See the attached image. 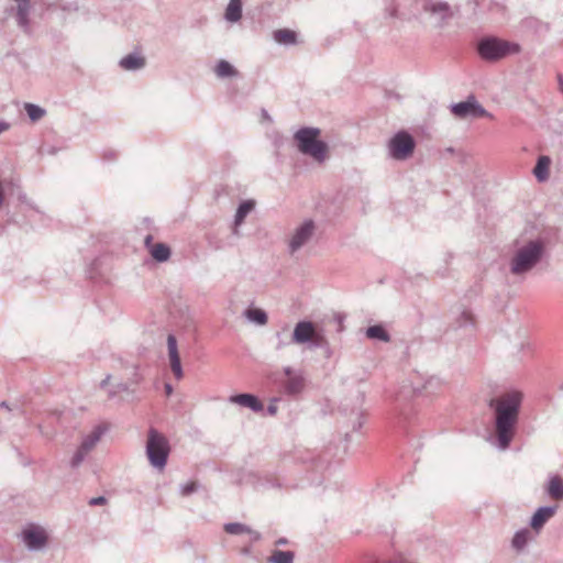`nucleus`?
I'll return each instance as SVG.
<instances>
[{"label":"nucleus","mask_w":563,"mask_h":563,"mask_svg":"<svg viewBox=\"0 0 563 563\" xmlns=\"http://www.w3.org/2000/svg\"><path fill=\"white\" fill-rule=\"evenodd\" d=\"M151 255L157 262H166L170 256V249L164 243H157L151 249Z\"/></svg>","instance_id":"obj_28"},{"label":"nucleus","mask_w":563,"mask_h":563,"mask_svg":"<svg viewBox=\"0 0 563 563\" xmlns=\"http://www.w3.org/2000/svg\"><path fill=\"white\" fill-rule=\"evenodd\" d=\"M287 543V540L285 538H280L276 541V545H285Z\"/></svg>","instance_id":"obj_48"},{"label":"nucleus","mask_w":563,"mask_h":563,"mask_svg":"<svg viewBox=\"0 0 563 563\" xmlns=\"http://www.w3.org/2000/svg\"><path fill=\"white\" fill-rule=\"evenodd\" d=\"M442 386V382L439 377L430 376L426 379L422 386H415L413 389L417 393L424 391L428 395L434 394L438 391Z\"/></svg>","instance_id":"obj_23"},{"label":"nucleus","mask_w":563,"mask_h":563,"mask_svg":"<svg viewBox=\"0 0 563 563\" xmlns=\"http://www.w3.org/2000/svg\"><path fill=\"white\" fill-rule=\"evenodd\" d=\"M126 390H129V386L125 383H119L109 389L108 395L109 397H114L119 393Z\"/></svg>","instance_id":"obj_37"},{"label":"nucleus","mask_w":563,"mask_h":563,"mask_svg":"<svg viewBox=\"0 0 563 563\" xmlns=\"http://www.w3.org/2000/svg\"><path fill=\"white\" fill-rule=\"evenodd\" d=\"M21 539L30 551H40L45 548L48 537L42 527L30 525L21 532Z\"/></svg>","instance_id":"obj_10"},{"label":"nucleus","mask_w":563,"mask_h":563,"mask_svg":"<svg viewBox=\"0 0 563 563\" xmlns=\"http://www.w3.org/2000/svg\"><path fill=\"white\" fill-rule=\"evenodd\" d=\"M295 554L291 551L275 550L268 559L271 563H292Z\"/></svg>","instance_id":"obj_30"},{"label":"nucleus","mask_w":563,"mask_h":563,"mask_svg":"<svg viewBox=\"0 0 563 563\" xmlns=\"http://www.w3.org/2000/svg\"><path fill=\"white\" fill-rule=\"evenodd\" d=\"M88 453V451L79 446L70 460V466L77 468L84 462Z\"/></svg>","instance_id":"obj_35"},{"label":"nucleus","mask_w":563,"mask_h":563,"mask_svg":"<svg viewBox=\"0 0 563 563\" xmlns=\"http://www.w3.org/2000/svg\"><path fill=\"white\" fill-rule=\"evenodd\" d=\"M224 19L236 23L242 19V0H230L224 12Z\"/></svg>","instance_id":"obj_21"},{"label":"nucleus","mask_w":563,"mask_h":563,"mask_svg":"<svg viewBox=\"0 0 563 563\" xmlns=\"http://www.w3.org/2000/svg\"><path fill=\"white\" fill-rule=\"evenodd\" d=\"M282 333H283L282 331L276 332V338L278 340L277 345H276V350H282V349H284L288 344L287 342H285L282 339Z\"/></svg>","instance_id":"obj_41"},{"label":"nucleus","mask_w":563,"mask_h":563,"mask_svg":"<svg viewBox=\"0 0 563 563\" xmlns=\"http://www.w3.org/2000/svg\"><path fill=\"white\" fill-rule=\"evenodd\" d=\"M366 335L369 339L379 340L383 342H388L390 340L388 332L382 325H372L367 328Z\"/></svg>","instance_id":"obj_29"},{"label":"nucleus","mask_w":563,"mask_h":563,"mask_svg":"<svg viewBox=\"0 0 563 563\" xmlns=\"http://www.w3.org/2000/svg\"><path fill=\"white\" fill-rule=\"evenodd\" d=\"M0 408H7L8 410H12V408L9 407V404L7 401H2L0 404Z\"/></svg>","instance_id":"obj_49"},{"label":"nucleus","mask_w":563,"mask_h":563,"mask_svg":"<svg viewBox=\"0 0 563 563\" xmlns=\"http://www.w3.org/2000/svg\"><path fill=\"white\" fill-rule=\"evenodd\" d=\"M415 148L413 136L405 130L398 131L387 143L388 156L395 161H407L412 156Z\"/></svg>","instance_id":"obj_6"},{"label":"nucleus","mask_w":563,"mask_h":563,"mask_svg":"<svg viewBox=\"0 0 563 563\" xmlns=\"http://www.w3.org/2000/svg\"><path fill=\"white\" fill-rule=\"evenodd\" d=\"M254 206L255 203L252 200H245L239 205L234 216V227L232 231L234 235H240L239 227L244 222V219L253 210Z\"/></svg>","instance_id":"obj_18"},{"label":"nucleus","mask_w":563,"mask_h":563,"mask_svg":"<svg viewBox=\"0 0 563 563\" xmlns=\"http://www.w3.org/2000/svg\"><path fill=\"white\" fill-rule=\"evenodd\" d=\"M197 488H198L197 483H195V482L186 483L180 486V494L183 496H188V495L195 493L197 490Z\"/></svg>","instance_id":"obj_36"},{"label":"nucleus","mask_w":563,"mask_h":563,"mask_svg":"<svg viewBox=\"0 0 563 563\" xmlns=\"http://www.w3.org/2000/svg\"><path fill=\"white\" fill-rule=\"evenodd\" d=\"M24 109L32 122L41 120L46 113L45 109L34 103H25Z\"/></svg>","instance_id":"obj_31"},{"label":"nucleus","mask_w":563,"mask_h":563,"mask_svg":"<svg viewBox=\"0 0 563 563\" xmlns=\"http://www.w3.org/2000/svg\"><path fill=\"white\" fill-rule=\"evenodd\" d=\"M280 400V398H272L268 406H267V413L269 416H275L277 412V402Z\"/></svg>","instance_id":"obj_38"},{"label":"nucleus","mask_w":563,"mask_h":563,"mask_svg":"<svg viewBox=\"0 0 563 563\" xmlns=\"http://www.w3.org/2000/svg\"><path fill=\"white\" fill-rule=\"evenodd\" d=\"M106 503H107V499L103 496L93 497L89 500L90 506H100V505H104Z\"/></svg>","instance_id":"obj_40"},{"label":"nucleus","mask_w":563,"mask_h":563,"mask_svg":"<svg viewBox=\"0 0 563 563\" xmlns=\"http://www.w3.org/2000/svg\"><path fill=\"white\" fill-rule=\"evenodd\" d=\"M250 534L252 541H258L261 539V533L251 529V532H246Z\"/></svg>","instance_id":"obj_42"},{"label":"nucleus","mask_w":563,"mask_h":563,"mask_svg":"<svg viewBox=\"0 0 563 563\" xmlns=\"http://www.w3.org/2000/svg\"><path fill=\"white\" fill-rule=\"evenodd\" d=\"M373 563H411V562L408 561L407 559H405L404 556L399 555V556H396L390 560H376Z\"/></svg>","instance_id":"obj_39"},{"label":"nucleus","mask_w":563,"mask_h":563,"mask_svg":"<svg viewBox=\"0 0 563 563\" xmlns=\"http://www.w3.org/2000/svg\"><path fill=\"white\" fill-rule=\"evenodd\" d=\"M559 80H560L561 91L563 92V79L561 76L559 77Z\"/></svg>","instance_id":"obj_51"},{"label":"nucleus","mask_w":563,"mask_h":563,"mask_svg":"<svg viewBox=\"0 0 563 563\" xmlns=\"http://www.w3.org/2000/svg\"><path fill=\"white\" fill-rule=\"evenodd\" d=\"M286 379L282 382L283 390L288 396H298L305 389L306 379L302 371L294 369L290 366L283 368Z\"/></svg>","instance_id":"obj_9"},{"label":"nucleus","mask_w":563,"mask_h":563,"mask_svg":"<svg viewBox=\"0 0 563 563\" xmlns=\"http://www.w3.org/2000/svg\"><path fill=\"white\" fill-rule=\"evenodd\" d=\"M169 450L166 437L156 429L151 428L146 441V455L150 464L157 470H163L166 466Z\"/></svg>","instance_id":"obj_5"},{"label":"nucleus","mask_w":563,"mask_h":563,"mask_svg":"<svg viewBox=\"0 0 563 563\" xmlns=\"http://www.w3.org/2000/svg\"><path fill=\"white\" fill-rule=\"evenodd\" d=\"M106 431H107V426H104V424L96 426L89 434L84 437L79 446L82 448V450L90 452L96 446V444L100 441L101 437L106 433Z\"/></svg>","instance_id":"obj_17"},{"label":"nucleus","mask_w":563,"mask_h":563,"mask_svg":"<svg viewBox=\"0 0 563 563\" xmlns=\"http://www.w3.org/2000/svg\"><path fill=\"white\" fill-rule=\"evenodd\" d=\"M224 531L229 534H242L251 532V528L240 522H229L224 525Z\"/></svg>","instance_id":"obj_33"},{"label":"nucleus","mask_w":563,"mask_h":563,"mask_svg":"<svg viewBox=\"0 0 563 563\" xmlns=\"http://www.w3.org/2000/svg\"><path fill=\"white\" fill-rule=\"evenodd\" d=\"M556 506H543L537 509L530 520L531 528L539 532L544 525L555 515Z\"/></svg>","instance_id":"obj_14"},{"label":"nucleus","mask_w":563,"mask_h":563,"mask_svg":"<svg viewBox=\"0 0 563 563\" xmlns=\"http://www.w3.org/2000/svg\"><path fill=\"white\" fill-rule=\"evenodd\" d=\"M520 45L496 36H485L477 43V53L486 62H497L518 54Z\"/></svg>","instance_id":"obj_3"},{"label":"nucleus","mask_w":563,"mask_h":563,"mask_svg":"<svg viewBox=\"0 0 563 563\" xmlns=\"http://www.w3.org/2000/svg\"><path fill=\"white\" fill-rule=\"evenodd\" d=\"M316 223L313 220H305L298 225L288 241V251L292 255L303 247L314 235Z\"/></svg>","instance_id":"obj_7"},{"label":"nucleus","mask_w":563,"mask_h":563,"mask_svg":"<svg viewBox=\"0 0 563 563\" xmlns=\"http://www.w3.org/2000/svg\"><path fill=\"white\" fill-rule=\"evenodd\" d=\"M151 241H152V235H147L145 238V244L148 245L151 243Z\"/></svg>","instance_id":"obj_50"},{"label":"nucleus","mask_w":563,"mask_h":563,"mask_svg":"<svg viewBox=\"0 0 563 563\" xmlns=\"http://www.w3.org/2000/svg\"><path fill=\"white\" fill-rule=\"evenodd\" d=\"M362 427L361 416L357 413V423L353 426V430H357Z\"/></svg>","instance_id":"obj_47"},{"label":"nucleus","mask_w":563,"mask_h":563,"mask_svg":"<svg viewBox=\"0 0 563 563\" xmlns=\"http://www.w3.org/2000/svg\"><path fill=\"white\" fill-rule=\"evenodd\" d=\"M273 37L277 43L285 45H292L297 41V34L288 29L276 30Z\"/></svg>","instance_id":"obj_25"},{"label":"nucleus","mask_w":563,"mask_h":563,"mask_svg":"<svg viewBox=\"0 0 563 563\" xmlns=\"http://www.w3.org/2000/svg\"><path fill=\"white\" fill-rule=\"evenodd\" d=\"M30 10H31V1H20L16 3L15 9V20L19 25L25 33L30 32Z\"/></svg>","instance_id":"obj_16"},{"label":"nucleus","mask_w":563,"mask_h":563,"mask_svg":"<svg viewBox=\"0 0 563 563\" xmlns=\"http://www.w3.org/2000/svg\"><path fill=\"white\" fill-rule=\"evenodd\" d=\"M214 74L218 78H230L238 76V70L228 60L221 59L214 68Z\"/></svg>","instance_id":"obj_24"},{"label":"nucleus","mask_w":563,"mask_h":563,"mask_svg":"<svg viewBox=\"0 0 563 563\" xmlns=\"http://www.w3.org/2000/svg\"><path fill=\"white\" fill-rule=\"evenodd\" d=\"M530 540V531L525 528L517 531L511 540V545L515 550L521 551L523 550Z\"/></svg>","instance_id":"obj_26"},{"label":"nucleus","mask_w":563,"mask_h":563,"mask_svg":"<svg viewBox=\"0 0 563 563\" xmlns=\"http://www.w3.org/2000/svg\"><path fill=\"white\" fill-rule=\"evenodd\" d=\"M451 111L459 119L490 117L473 96L468 97L465 101L453 103Z\"/></svg>","instance_id":"obj_8"},{"label":"nucleus","mask_w":563,"mask_h":563,"mask_svg":"<svg viewBox=\"0 0 563 563\" xmlns=\"http://www.w3.org/2000/svg\"><path fill=\"white\" fill-rule=\"evenodd\" d=\"M244 314L250 321L256 324L264 325L267 323V313L262 309L251 308L245 310Z\"/></svg>","instance_id":"obj_27"},{"label":"nucleus","mask_w":563,"mask_h":563,"mask_svg":"<svg viewBox=\"0 0 563 563\" xmlns=\"http://www.w3.org/2000/svg\"><path fill=\"white\" fill-rule=\"evenodd\" d=\"M547 243L543 239L516 240L508 260V274L517 280L523 282L544 261Z\"/></svg>","instance_id":"obj_2"},{"label":"nucleus","mask_w":563,"mask_h":563,"mask_svg":"<svg viewBox=\"0 0 563 563\" xmlns=\"http://www.w3.org/2000/svg\"><path fill=\"white\" fill-rule=\"evenodd\" d=\"M309 349H329V342L320 330H316L312 341L308 343Z\"/></svg>","instance_id":"obj_32"},{"label":"nucleus","mask_w":563,"mask_h":563,"mask_svg":"<svg viewBox=\"0 0 563 563\" xmlns=\"http://www.w3.org/2000/svg\"><path fill=\"white\" fill-rule=\"evenodd\" d=\"M426 13H429L439 23H443L452 16V10L446 1L442 0H426L422 4Z\"/></svg>","instance_id":"obj_11"},{"label":"nucleus","mask_w":563,"mask_h":563,"mask_svg":"<svg viewBox=\"0 0 563 563\" xmlns=\"http://www.w3.org/2000/svg\"><path fill=\"white\" fill-rule=\"evenodd\" d=\"M167 350L172 372L176 379L179 380L184 377V372L178 352L177 340L174 334H168L167 336Z\"/></svg>","instance_id":"obj_13"},{"label":"nucleus","mask_w":563,"mask_h":563,"mask_svg":"<svg viewBox=\"0 0 563 563\" xmlns=\"http://www.w3.org/2000/svg\"><path fill=\"white\" fill-rule=\"evenodd\" d=\"M316 323L308 320H302L296 323L292 335H291V342L295 344H308L313 339V334L317 330Z\"/></svg>","instance_id":"obj_12"},{"label":"nucleus","mask_w":563,"mask_h":563,"mask_svg":"<svg viewBox=\"0 0 563 563\" xmlns=\"http://www.w3.org/2000/svg\"><path fill=\"white\" fill-rule=\"evenodd\" d=\"M551 158L545 155L539 156L537 164L533 168V175L539 183H544L550 176Z\"/></svg>","instance_id":"obj_20"},{"label":"nucleus","mask_w":563,"mask_h":563,"mask_svg":"<svg viewBox=\"0 0 563 563\" xmlns=\"http://www.w3.org/2000/svg\"><path fill=\"white\" fill-rule=\"evenodd\" d=\"M456 324L459 328L473 325L474 317H473L472 312L467 309L461 310L459 313V317L456 318Z\"/></svg>","instance_id":"obj_34"},{"label":"nucleus","mask_w":563,"mask_h":563,"mask_svg":"<svg viewBox=\"0 0 563 563\" xmlns=\"http://www.w3.org/2000/svg\"><path fill=\"white\" fill-rule=\"evenodd\" d=\"M547 493L553 499H563V479L558 476H551L548 482Z\"/></svg>","instance_id":"obj_22"},{"label":"nucleus","mask_w":563,"mask_h":563,"mask_svg":"<svg viewBox=\"0 0 563 563\" xmlns=\"http://www.w3.org/2000/svg\"><path fill=\"white\" fill-rule=\"evenodd\" d=\"M559 388L563 390V382L560 384Z\"/></svg>","instance_id":"obj_52"},{"label":"nucleus","mask_w":563,"mask_h":563,"mask_svg":"<svg viewBox=\"0 0 563 563\" xmlns=\"http://www.w3.org/2000/svg\"><path fill=\"white\" fill-rule=\"evenodd\" d=\"M3 198H4V192H3V188H2V183L0 181V207L3 203Z\"/></svg>","instance_id":"obj_46"},{"label":"nucleus","mask_w":563,"mask_h":563,"mask_svg":"<svg viewBox=\"0 0 563 563\" xmlns=\"http://www.w3.org/2000/svg\"><path fill=\"white\" fill-rule=\"evenodd\" d=\"M319 134L320 130L317 128H302L296 132L295 140L302 154L322 163L325 159L328 146L323 141L318 140Z\"/></svg>","instance_id":"obj_4"},{"label":"nucleus","mask_w":563,"mask_h":563,"mask_svg":"<svg viewBox=\"0 0 563 563\" xmlns=\"http://www.w3.org/2000/svg\"><path fill=\"white\" fill-rule=\"evenodd\" d=\"M522 398L521 391L511 390L490 400L489 406L495 410L496 441L500 450L508 449L515 437Z\"/></svg>","instance_id":"obj_1"},{"label":"nucleus","mask_w":563,"mask_h":563,"mask_svg":"<svg viewBox=\"0 0 563 563\" xmlns=\"http://www.w3.org/2000/svg\"><path fill=\"white\" fill-rule=\"evenodd\" d=\"M10 123L5 122V121H1L0 122V134L4 131H8L10 129Z\"/></svg>","instance_id":"obj_43"},{"label":"nucleus","mask_w":563,"mask_h":563,"mask_svg":"<svg viewBox=\"0 0 563 563\" xmlns=\"http://www.w3.org/2000/svg\"><path fill=\"white\" fill-rule=\"evenodd\" d=\"M231 404H236L245 408H250L254 412H260L264 409L261 400L252 394H238L229 398Z\"/></svg>","instance_id":"obj_15"},{"label":"nucleus","mask_w":563,"mask_h":563,"mask_svg":"<svg viewBox=\"0 0 563 563\" xmlns=\"http://www.w3.org/2000/svg\"><path fill=\"white\" fill-rule=\"evenodd\" d=\"M110 379H111V375H110V374H108V375L104 377V379H102V380H101V383H100V387H101V388H106V387L108 386V384H109Z\"/></svg>","instance_id":"obj_44"},{"label":"nucleus","mask_w":563,"mask_h":563,"mask_svg":"<svg viewBox=\"0 0 563 563\" xmlns=\"http://www.w3.org/2000/svg\"><path fill=\"white\" fill-rule=\"evenodd\" d=\"M164 388L167 396H170L173 394V386L169 383H166Z\"/></svg>","instance_id":"obj_45"},{"label":"nucleus","mask_w":563,"mask_h":563,"mask_svg":"<svg viewBox=\"0 0 563 563\" xmlns=\"http://www.w3.org/2000/svg\"><path fill=\"white\" fill-rule=\"evenodd\" d=\"M119 66L129 71L140 70L145 66V58L140 54L131 53L120 59Z\"/></svg>","instance_id":"obj_19"}]
</instances>
